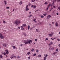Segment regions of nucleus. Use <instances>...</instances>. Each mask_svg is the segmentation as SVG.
Masks as SVG:
<instances>
[{
  "instance_id": "1",
  "label": "nucleus",
  "mask_w": 60,
  "mask_h": 60,
  "mask_svg": "<svg viewBox=\"0 0 60 60\" xmlns=\"http://www.w3.org/2000/svg\"><path fill=\"white\" fill-rule=\"evenodd\" d=\"M27 42L24 41V43L25 44H31V42L30 41H28V40H27Z\"/></svg>"
},
{
  "instance_id": "2",
  "label": "nucleus",
  "mask_w": 60,
  "mask_h": 60,
  "mask_svg": "<svg viewBox=\"0 0 60 60\" xmlns=\"http://www.w3.org/2000/svg\"><path fill=\"white\" fill-rule=\"evenodd\" d=\"M0 37L1 39H4V37L2 35V34L1 33L0 34Z\"/></svg>"
},
{
  "instance_id": "3",
  "label": "nucleus",
  "mask_w": 60,
  "mask_h": 60,
  "mask_svg": "<svg viewBox=\"0 0 60 60\" xmlns=\"http://www.w3.org/2000/svg\"><path fill=\"white\" fill-rule=\"evenodd\" d=\"M49 50H54V48L50 46L49 47Z\"/></svg>"
},
{
  "instance_id": "4",
  "label": "nucleus",
  "mask_w": 60,
  "mask_h": 60,
  "mask_svg": "<svg viewBox=\"0 0 60 60\" xmlns=\"http://www.w3.org/2000/svg\"><path fill=\"white\" fill-rule=\"evenodd\" d=\"M18 20H16L15 22H14V24H16L17 25H18Z\"/></svg>"
},
{
  "instance_id": "5",
  "label": "nucleus",
  "mask_w": 60,
  "mask_h": 60,
  "mask_svg": "<svg viewBox=\"0 0 60 60\" xmlns=\"http://www.w3.org/2000/svg\"><path fill=\"white\" fill-rule=\"evenodd\" d=\"M6 52V54H8L9 53V52H8V50H5Z\"/></svg>"
},
{
  "instance_id": "6",
  "label": "nucleus",
  "mask_w": 60,
  "mask_h": 60,
  "mask_svg": "<svg viewBox=\"0 0 60 60\" xmlns=\"http://www.w3.org/2000/svg\"><path fill=\"white\" fill-rule=\"evenodd\" d=\"M2 45L3 46H5V47H6V44L5 43H4L3 45Z\"/></svg>"
},
{
  "instance_id": "7",
  "label": "nucleus",
  "mask_w": 60,
  "mask_h": 60,
  "mask_svg": "<svg viewBox=\"0 0 60 60\" xmlns=\"http://www.w3.org/2000/svg\"><path fill=\"white\" fill-rule=\"evenodd\" d=\"M48 35L49 36V37H52V36H53V35L52 34H48Z\"/></svg>"
},
{
  "instance_id": "8",
  "label": "nucleus",
  "mask_w": 60,
  "mask_h": 60,
  "mask_svg": "<svg viewBox=\"0 0 60 60\" xmlns=\"http://www.w3.org/2000/svg\"><path fill=\"white\" fill-rule=\"evenodd\" d=\"M23 34L24 36H25V37L26 36V33H23Z\"/></svg>"
},
{
  "instance_id": "9",
  "label": "nucleus",
  "mask_w": 60,
  "mask_h": 60,
  "mask_svg": "<svg viewBox=\"0 0 60 60\" xmlns=\"http://www.w3.org/2000/svg\"><path fill=\"white\" fill-rule=\"evenodd\" d=\"M26 26V24H23L22 25V26H24V27H25V26Z\"/></svg>"
},
{
  "instance_id": "10",
  "label": "nucleus",
  "mask_w": 60,
  "mask_h": 60,
  "mask_svg": "<svg viewBox=\"0 0 60 60\" xmlns=\"http://www.w3.org/2000/svg\"><path fill=\"white\" fill-rule=\"evenodd\" d=\"M55 26H58V23L57 22H56L55 23Z\"/></svg>"
},
{
  "instance_id": "11",
  "label": "nucleus",
  "mask_w": 60,
  "mask_h": 60,
  "mask_svg": "<svg viewBox=\"0 0 60 60\" xmlns=\"http://www.w3.org/2000/svg\"><path fill=\"white\" fill-rule=\"evenodd\" d=\"M51 16L50 15H49L47 16V19H49L50 18Z\"/></svg>"
},
{
  "instance_id": "12",
  "label": "nucleus",
  "mask_w": 60,
  "mask_h": 60,
  "mask_svg": "<svg viewBox=\"0 0 60 60\" xmlns=\"http://www.w3.org/2000/svg\"><path fill=\"white\" fill-rule=\"evenodd\" d=\"M21 29L22 30H24V28H23V27L22 26H21Z\"/></svg>"
},
{
  "instance_id": "13",
  "label": "nucleus",
  "mask_w": 60,
  "mask_h": 60,
  "mask_svg": "<svg viewBox=\"0 0 60 60\" xmlns=\"http://www.w3.org/2000/svg\"><path fill=\"white\" fill-rule=\"evenodd\" d=\"M53 44V43L52 42V41H51V43H50V44H49V45H51V44Z\"/></svg>"
},
{
  "instance_id": "14",
  "label": "nucleus",
  "mask_w": 60,
  "mask_h": 60,
  "mask_svg": "<svg viewBox=\"0 0 60 60\" xmlns=\"http://www.w3.org/2000/svg\"><path fill=\"white\" fill-rule=\"evenodd\" d=\"M4 2L5 4H7V2H6V1L4 0Z\"/></svg>"
},
{
  "instance_id": "15",
  "label": "nucleus",
  "mask_w": 60,
  "mask_h": 60,
  "mask_svg": "<svg viewBox=\"0 0 60 60\" xmlns=\"http://www.w3.org/2000/svg\"><path fill=\"white\" fill-rule=\"evenodd\" d=\"M36 19H34L33 21L35 22H36V23H37V22H36Z\"/></svg>"
},
{
  "instance_id": "16",
  "label": "nucleus",
  "mask_w": 60,
  "mask_h": 60,
  "mask_svg": "<svg viewBox=\"0 0 60 60\" xmlns=\"http://www.w3.org/2000/svg\"><path fill=\"white\" fill-rule=\"evenodd\" d=\"M12 47L14 48V49H15V48H16V47L15 46H12Z\"/></svg>"
},
{
  "instance_id": "17",
  "label": "nucleus",
  "mask_w": 60,
  "mask_h": 60,
  "mask_svg": "<svg viewBox=\"0 0 60 60\" xmlns=\"http://www.w3.org/2000/svg\"><path fill=\"white\" fill-rule=\"evenodd\" d=\"M27 55H30V52H28L27 53Z\"/></svg>"
},
{
  "instance_id": "18",
  "label": "nucleus",
  "mask_w": 60,
  "mask_h": 60,
  "mask_svg": "<svg viewBox=\"0 0 60 60\" xmlns=\"http://www.w3.org/2000/svg\"><path fill=\"white\" fill-rule=\"evenodd\" d=\"M19 4L20 5H21V4H22V1H20V2Z\"/></svg>"
},
{
  "instance_id": "19",
  "label": "nucleus",
  "mask_w": 60,
  "mask_h": 60,
  "mask_svg": "<svg viewBox=\"0 0 60 60\" xmlns=\"http://www.w3.org/2000/svg\"><path fill=\"white\" fill-rule=\"evenodd\" d=\"M51 34H52V35H53V34H54V32H52L51 33Z\"/></svg>"
},
{
  "instance_id": "20",
  "label": "nucleus",
  "mask_w": 60,
  "mask_h": 60,
  "mask_svg": "<svg viewBox=\"0 0 60 60\" xmlns=\"http://www.w3.org/2000/svg\"><path fill=\"white\" fill-rule=\"evenodd\" d=\"M28 5H27L26 6V9L28 8Z\"/></svg>"
},
{
  "instance_id": "21",
  "label": "nucleus",
  "mask_w": 60,
  "mask_h": 60,
  "mask_svg": "<svg viewBox=\"0 0 60 60\" xmlns=\"http://www.w3.org/2000/svg\"><path fill=\"white\" fill-rule=\"evenodd\" d=\"M3 58V56L2 55H0V58Z\"/></svg>"
},
{
  "instance_id": "22",
  "label": "nucleus",
  "mask_w": 60,
  "mask_h": 60,
  "mask_svg": "<svg viewBox=\"0 0 60 60\" xmlns=\"http://www.w3.org/2000/svg\"><path fill=\"white\" fill-rule=\"evenodd\" d=\"M3 23H4V24H5V23H6V22L4 20L3 21Z\"/></svg>"
},
{
  "instance_id": "23",
  "label": "nucleus",
  "mask_w": 60,
  "mask_h": 60,
  "mask_svg": "<svg viewBox=\"0 0 60 60\" xmlns=\"http://www.w3.org/2000/svg\"><path fill=\"white\" fill-rule=\"evenodd\" d=\"M26 11H28V10H29V8H26Z\"/></svg>"
},
{
  "instance_id": "24",
  "label": "nucleus",
  "mask_w": 60,
  "mask_h": 60,
  "mask_svg": "<svg viewBox=\"0 0 60 60\" xmlns=\"http://www.w3.org/2000/svg\"><path fill=\"white\" fill-rule=\"evenodd\" d=\"M34 50V48L32 49L31 50V51L32 52H33Z\"/></svg>"
},
{
  "instance_id": "25",
  "label": "nucleus",
  "mask_w": 60,
  "mask_h": 60,
  "mask_svg": "<svg viewBox=\"0 0 60 60\" xmlns=\"http://www.w3.org/2000/svg\"><path fill=\"white\" fill-rule=\"evenodd\" d=\"M36 31L37 32H39V30H38V29H36Z\"/></svg>"
},
{
  "instance_id": "26",
  "label": "nucleus",
  "mask_w": 60,
  "mask_h": 60,
  "mask_svg": "<svg viewBox=\"0 0 60 60\" xmlns=\"http://www.w3.org/2000/svg\"><path fill=\"white\" fill-rule=\"evenodd\" d=\"M46 59H47V58L46 57H44V60H46Z\"/></svg>"
},
{
  "instance_id": "27",
  "label": "nucleus",
  "mask_w": 60,
  "mask_h": 60,
  "mask_svg": "<svg viewBox=\"0 0 60 60\" xmlns=\"http://www.w3.org/2000/svg\"><path fill=\"white\" fill-rule=\"evenodd\" d=\"M36 52H37V53H38L39 52V50H38L37 49L36 50Z\"/></svg>"
},
{
  "instance_id": "28",
  "label": "nucleus",
  "mask_w": 60,
  "mask_h": 60,
  "mask_svg": "<svg viewBox=\"0 0 60 60\" xmlns=\"http://www.w3.org/2000/svg\"><path fill=\"white\" fill-rule=\"evenodd\" d=\"M2 53L4 54V55H6V53H5V52H4V53L2 52Z\"/></svg>"
},
{
  "instance_id": "29",
  "label": "nucleus",
  "mask_w": 60,
  "mask_h": 60,
  "mask_svg": "<svg viewBox=\"0 0 60 60\" xmlns=\"http://www.w3.org/2000/svg\"><path fill=\"white\" fill-rule=\"evenodd\" d=\"M32 16V15H30L28 16V17H29L30 18V17H31Z\"/></svg>"
},
{
  "instance_id": "30",
  "label": "nucleus",
  "mask_w": 60,
  "mask_h": 60,
  "mask_svg": "<svg viewBox=\"0 0 60 60\" xmlns=\"http://www.w3.org/2000/svg\"><path fill=\"white\" fill-rule=\"evenodd\" d=\"M36 55V53H34V55H33V56H35Z\"/></svg>"
},
{
  "instance_id": "31",
  "label": "nucleus",
  "mask_w": 60,
  "mask_h": 60,
  "mask_svg": "<svg viewBox=\"0 0 60 60\" xmlns=\"http://www.w3.org/2000/svg\"><path fill=\"white\" fill-rule=\"evenodd\" d=\"M35 1V0H32V2L33 3V2H34Z\"/></svg>"
},
{
  "instance_id": "32",
  "label": "nucleus",
  "mask_w": 60,
  "mask_h": 60,
  "mask_svg": "<svg viewBox=\"0 0 60 60\" xmlns=\"http://www.w3.org/2000/svg\"><path fill=\"white\" fill-rule=\"evenodd\" d=\"M49 40V39H48V38H46L45 39V40L46 41H47V40Z\"/></svg>"
},
{
  "instance_id": "33",
  "label": "nucleus",
  "mask_w": 60,
  "mask_h": 60,
  "mask_svg": "<svg viewBox=\"0 0 60 60\" xmlns=\"http://www.w3.org/2000/svg\"><path fill=\"white\" fill-rule=\"evenodd\" d=\"M20 21H18V24H20Z\"/></svg>"
},
{
  "instance_id": "34",
  "label": "nucleus",
  "mask_w": 60,
  "mask_h": 60,
  "mask_svg": "<svg viewBox=\"0 0 60 60\" xmlns=\"http://www.w3.org/2000/svg\"><path fill=\"white\" fill-rule=\"evenodd\" d=\"M30 28V26H28V30H29Z\"/></svg>"
},
{
  "instance_id": "35",
  "label": "nucleus",
  "mask_w": 60,
  "mask_h": 60,
  "mask_svg": "<svg viewBox=\"0 0 60 60\" xmlns=\"http://www.w3.org/2000/svg\"><path fill=\"white\" fill-rule=\"evenodd\" d=\"M57 40L58 41H60V39H59V38L57 39Z\"/></svg>"
},
{
  "instance_id": "36",
  "label": "nucleus",
  "mask_w": 60,
  "mask_h": 60,
  "mask_svg": "<svg viewBox=\"0 0 60 60\" xmlns=\"http://www.w3.org/2000/svg\"><path fill=\"white\" fill-rule=\"evenodd\" d=\"M48 56V55L46 54V55L45 56V57H47Z\"/></svg>"
},
{
  "instance_id": "37",
  "label": "nucleus",
  "mask_w": 60,
  "mask_h": 60,
  "mask_svg": "<svg viewBox=\"0 0 60 60\" xmlns=\"http://www.w3.org/2000/svg\"><path fill=\"white\" fill-rule=\"evenodd\" d=\"M33 7H34V9H35V7H36V6L34 5Z\"/></svg>"
},
{
  "instance_id": "38",
  "label": "nucleus",
  "mask_w": 60,
  "mask_h": 60,
  "mask_svg": "<svg viewBox=\"0 0 60 60\" xmlns=\"http://www.w3.org/2000/svg\"><path fill=\"white\" fill-rule=\"evenodd\" d=\"M41 56V55H38V57H40Z\"/></svg>"
},
{
  "instance_id": "39",
  "label": "nucleus",
  "mask_w": 60,
  "mask_h": 60,
  "mask_svg": "<svg viewBox=\"0 0 60 60\" xmlns=\"http://www.w3.org/2000/svg\"><path fill=\"white\" fill-rule=\"evenodd\" d=\"M41 18H44V16L42 15L41 16Z\"/></svg>"
},
{
  "instance_id": "40",
  "label": "nucleus",
  "mask_w": 60,
  "mask_h": 60,
  "mask_svg": "<svg viewBox=\"0 0 60 60\" xmlns=\"http://www.w3.org/2000/svg\"><path fill=\"white\" fill-rule=\"evenodd\" d=\"M44 4H48V3H47V2L45 3Z\"/></svg>"
},
{
  "instance_id": "41",
  "label": "nucleus",
  "mask_w": 60,
  "mask_h": 60,
  "mask_svg": "<svg viewBox=\"0 0 60 60\" xmlns=\"http://www.w3.org/2000/svg\"><path fill=\"white\" fill-rule=\"evenodd\" d=\"M57 0V2H60V0Z\"/></svg>"
},
{
  "instance_id": "42",
  "label": "nucleus",
  "mask_w": 60,
  "mask_h": 60,
  "mask_svg": "<svg viewBox=\"0 0 60 60\" xmlns=\"http://www.w3.org/2000/svg\"><path fill=\"white\" fill-rule=\"evenodd\" d=\"M58 51V49H56V51Z\"/></svg>"
},
{
  "instance_id": "43",
  "label": "nucleus",
  "mask_w": 60,
  "mask_h": 60,
  "mask_svg": "<svg viewBox=\"0 0 60 60\" xmlns=\"http://www.w3.org/2000/svg\"><path fill=\"white\" fill-rule=\"evenodd\" d=\"M58 9L59 10H60V7H58Z\"/></svg>"
},
{
  "instance_id": "44",
  "label": "nucleus",
  "mask_w": 60,
  "mask_h": 60,
  "mask_svg": "<svg viewBox=\"0 0 60 60\" xmlns=\"http://www.w3.org/2000/svg\"><path fill=\"white\" fill-rule=\"evenodd\" d=\"M35 41H37V40L36 39H35Z\"/></svg>"
},
{
  "instance_id": "45",
  "label": "nucleus",
  "mask_w": 60,
  "mask_h": 60,
  "mask_svg": "<svg viewBox=\"0 0 60 60\" xmlns=\"http://www.w3.org/2000/svg\"><path fill=\"white\" fill-rule=\"evenodd\" d=\"M34 5H31V7H32V8H33V7H34Z\"/></svg>"
},
{
  "instance_id": "46",
  "label": "nucleus",
  "mask_w": 60,
  "mask_h": 60,
  "mask_svg": "<svg viewBox=\"0 0 60 60\" xmlns=\"http://www.w3.org/2000/svg\"><path fill=\"white\" fill-rule=\"evenodd\" d=\"M30 40V42H32V41Z\"/></svg>"
},
{
  "instance_id": "47",
  "label": "nucleus",
  "mask_w": 60,
  "mask_h": 60,
  "mask_svg": "<svg viewBox=\"0 0 60 60\" xmlns=\"http://www.w3.org/2000/svg\"><path fill=\"white\" fill-rule=\"evenodd\" d=\"M55 39V38L52 39V38H51V39L52 40H54V39Z\"/></svg>"
},
{
  "instance_id": "48",
  "label": "nucleus",
  "mask_w": 60,
  "mask_h": 60,
  "mask_svg": "<svg viewBox=\"0 0 60 60\" xmlns=\"http://www.w3.org/2000/svg\"><path fill=\"white\" fill-rule=\"evenodd\" d=\"M32 28H30V30H32Z\"/></svg>"
},
{
  "instance_id": "49",
  "label": "nucleus",
  "mask_w": 60,
  "mask_h": 60,
  "mask_svg": "<svg viewBox=\"0 0 60 60\" xmlns=\"http://www.w3.org/2000/svg\"><path fill=\"white\" fill-rule=\"evenodd\" d=\"M28 58H29L28 59H30V56H29V57H28Z\"/></svg>"
},
{
  "instance_id": "50",
  "label": "nucleus",
  "mask_w": 60,
  "mask_h": 60,
  "mask_svg": "<svg viewBox=\"0 0 60 60\" xmlns=\"http://www.w3.org/2000/svg\"><path fill=\"white\" fill-rule=\"evenodd\" d=\"M53 8H56V7H55V6H53Z\"/></svg>"
},
{
  "instance_id": "51",
  "label": "nucleus",
  "mask_w": 60,
  "mask_h": 60,
  "mask_svg": "<svg viewBox=\"0 0 60 60\" xmlns=\"http://www.w3.org/2000/svg\"><path fill=\"white\" fill-rule=\"evenodd\" d=\"M10 58L11 59H12V58H13V57H11Z\"/></svg>"
},
{
  "instance_id": "52",
  "label": "nucleus",
  "mask_w": 60,
  "mask_h": 60,
  "mask_svg": "<svg viewBox=\"0 0 60 60\" xmlns=\"http://www.w3.org/2000/svg\"><path fill=\"white\" fill-rule=\"evenodd\" d=\"M56 14H57V15H58L59 14H58V13H57Z\"/></svg>"
},
{
  "instance_id": "53",
  "label": "nucleus",
  "mask_w": 60,
  "mask_h": 60,
  "mask_svg": "<svg viewBox=\"0 0 60 60\" xmlns=\"http://www.w3.org/2000/svg\"><path fill=\"white\" fill-rule=\"evenodd\" d=\"M53 54L54 55H56V53L54 52L53 53Z\"/></svg>"
},
{
  "instance_id": "54",
  "label": "nucleus",
  "mask_w": 60,
  "mask_h": 60,
  "mask_svg": "<svg viewBox=\"0 0 60 60\" xmlns=\"http://www.w3.org/2000/svg\"><path fill=\"white\" fill-rule=\"evenodd\" d=\"M9 7H7V9H9Z\"/></svg>"
},
{
  "instance_id": "55",
  "label": "nucleus",
  "mask_w": 60,
  "mask_h": 60,
  "mask_svg": "<svg viewBox=\"0 0 60 60\" xmlns=\"http://www.w3.org/2000/svg\"><path fill=\"white\" fill-rule=\"evenodd\" d=\"M17 58H20V57L19 56H18Z\"/></svg>"
},
{
  "instance_id": "56",
  "label": "nucleus",
  "mask_w": 60,
  "mask_h": 60,
  "mask_svg": "<svg viewBox=\"0 0 60 60\" xmlns=\"http://www.w3.org/2000/svg\"><path fill=\"white\" fill-rule=\"evenodd\" d=\"M48 8H49V7H48L46 9V10H48Z\"/></svg>"
},
{
  "instance_id": "57",
  "label": "nucleus",
  "mask_w": 60,
  "mask_h": 60,
  "mask_svg": "<svg viewBox=\"0 0 60 60\" xmlns=\"http://www.w3.org/2000/svg\"><path fill=\"white\" fill-rule=\"evenodd\" d=\"M43 15L45 16H46V15H45V14H44Z\"/></svg>"
},
{
  "instance_id": "58",
  "label": "nucleus",
  "mask_w": 60,
  "mask_h": 60,
  "mask_svg": "<svg viewBox=\"0 0 60 60\" xmlns=\"http://www.w3.org/2000/svg\"><path fill=\"white\" fill-rule=\"evenodd\" d=\"M59 47H60V44H59Z\"/></svg>"
},
{
  "instance_id": "59",
  "label": "nucleus",
  "mask_w": 60,
  "mask_h": 60,
  "mask_svg": "<svg viewBox=\"0 0 60 60\" xmlns=\"http://www.w3.org/2000/svg\"><path fill=\"white\" fill-rule=\"evenodd\" d=\"M50 4L48 6V7H49V6H50Z\"/></svg>"
},
{
  "instance_id": "60",
  "label": "nucleus",
  "mask_w": 60,
  "mask_h": 60,
  "mask_svg": "<svg viewBox=\"0 0 60 60\" xmlns=\"http://www.w3.org/2000/svg\"><path fill=\"white\" fill-rule=\"evenodd\" d=\"M11 56L13 57V55H12Z\"/></svg>"
},
{
  "instance_id": "61",
  "label": "nucleus",
  "mask_w": 60,
  "mask_h": 60,
  "mask_svg": "<svg viewBox=\"0 0 60 60\" xmlns=\"http://www.w3.org/2000/svg\"><path fill=\"white\" fill-rule=\"evenodd\" d=\"M22 44L20 45V46H22Z\"/></svg>"
},
{
  "instance_id": "62",
  "label": "nucleus",
  "mask_w": 60,
  "mask_h": 60,
  "mask_svg": "<svg viewBox=\"0 0 60 60\" xmlns=\"http://www.w3.org/2000/svg\"><path fill=\"white\" fill-rule=\"evenodd\" d=\"M7 60H11L10 59H8Z\"/></svg>"
},
{
  "instance_id": "63",
  "label": "nucleus",
  "mask_w": 60,
  "mask_h": 60,
  "mask_svg": "<svg viewBox=\"0 0 60 60\" xmlns=\"http://www.w3.org/2000/svg\"><path fill=\"white\" fill-rule=\"evenodd\" d=\"M51 11H50V10H49V12H50Z\"/></svg>"
},
{
  "instance_id": "64",
  "label": "nucleus",
  "mask_w": 60,
  "mask_h": 60,
  "mask_svg": "<svg viewBox=\"0 0 60 60\" xmlns=\"http://www.w3.org/2000/svg\"><path fill=\"white\" fill-rule=\"evenodd\" d=\"M49 11H51V9H50Z\"/></svg>"
}]
</instances>
